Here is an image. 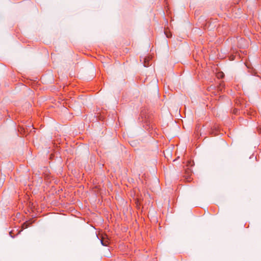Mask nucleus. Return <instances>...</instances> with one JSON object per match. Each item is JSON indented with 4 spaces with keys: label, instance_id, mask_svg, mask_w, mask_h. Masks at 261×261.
<instances>
[{
    "label": "nucleus",
    "instance_id": "1",
    "mask_svg": "<svg viewBox=\"0 0 261 261\" xmlns=\"http://www.w3.org/2000/svg\"><path fill=\"white\" fill-rule=\"evenodd\" d=\"M93 116V115H92ZM105 115H93V117L94 118H96V120H98V119H102L103 118V116Z\"/></svg>",
    "mask_w": 261,
    "mask_h": 261
},
{
    "label": "nucleus",
    "instance_id": "2",
    "mask_svg": "<svg viewBox=\"0 0 261 261\" xmlns=\"http://www.w3.org/2000/svg\"><path fill=\"white\" fill-rule=\"evenodd\" d=\"M96 236L99 239L97 234H96ZM99 239L100 241V243H101V245H102L103 246H108V244L106 242H104L102 240H101L100 239Z\"/></svg>",
    "mask_w": 261,
    "mask_h": 261
},
{
    "label": "nucleus",
    "instance_id": "3",
    "mask_svg": "<svg viewBox=\"0 0 261 261\" xmlns=\"http://www.w3.org/2000/svg\"><path fill=\"white\" fill-rule=\"evenodd\" d=\"M140 116H141V118L143 120H144V118L145 120L147 121V119L148 118V116L149 115H140Z\"/></svg>",
    "mask_w": 261,
    "mask_h": 261
},
{
    "label": "nucleus",
    "instance_id": "4",
    "mask_svg": "<svg viewBox=\"0 0 261 261\" xmlns=\"http://www.w3.org/2000/svg\"><path fill=\"white\" fill-rule=\"evenodd\" d=\"M10 235H11V238H14V237H13V236H12L11 235V232H10Z\"/></svg>",
    "mask_w": 261,
    "mask_h": 261
},
{
    "label": "nucleus",
    "instance_id": "5",
    "mask_svg": "<svg viewBox=\"0 0 261 261\" xmlns=\"http://www.w3.org/2000/svg\"><path fill=\"white\" fill-rule=\"evenodd\" d=\"M179 116L180 117L184 118V117H183V116H182V115H179Z\"/></svg>",
    "mask_w": 261,
    "mask_h": 261
},
{
    "label": "nucleus",
    "instance_id": "6",
    "mask_svg": "<svg viewBox=\"0 0 261 261\" xmlns=\"http://www.w3.org/2000/svg\"><path fill=\"white\" fill-rule=\"evenodd\" d=\"M166 36H167V37H169L167 34L166 35Z\"/></svg>",
    "mask_w": 261,
    "mask_h": 261
},
{
    "label": "nucleus",
    "instance_id": "7",
    "mask_svg": "<svg viewBox=\"0 0 261 261\" xmlns=\"http://www.w3.org/2000/svg\"><path fill=\"white\" fill-rule=\"evenodd\" d=\"M9 118H10V115H8Z\"/></svg>",
    "mask_w": 261,
    "mask_h": 261
}]
</instances>
